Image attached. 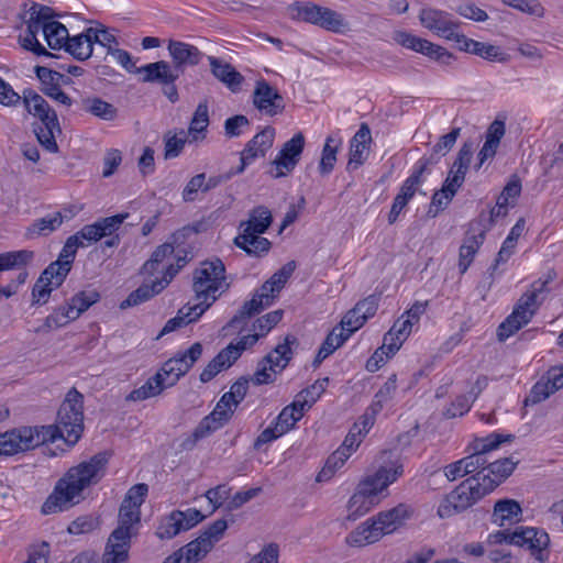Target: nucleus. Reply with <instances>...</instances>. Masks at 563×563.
Segmentation results:
<instances>
[{"label": "nucleus", "instance_id": "3c124183", "mask_svg": "<svg viewBox=\"0 0 563 563\" xmlns=\"http://www.w3.org/2000/svg\"><path fill=\"white\" fill-rule=\"evenodd\" d=\"M434 164H437V159H434L433 156L419 159L416 170L410 177L406 179L400 188V192L397 196L402 197L409 201L413 197L417 186L420 184L421 175L427 170L429 165Z\"/></svg>", "mask_w": 563, "mask_h": 563}, {"label": "nucleus", "instance_id": "f257e3e1", "mask_svg": "<svg viewBox=\"0 0 563 563\" xmlns=\"http://www.w3.org/2000/svg\"><path fill=\"white\" fill-rule=\"evenodd\" d=\"M108 463L109 454L99 452L89 460L70 467L57 481L53 492L43 503L42 515L62 512L78 504L82 492L103 478Z\"/></svg>", "mask_w": 563, "mask_h": 563}, {"label": "nucleus", "instance_id": "473e14b6", "mask_svg": "<svg viewBox=\"0 0 563 563\" xmlns=\"http://www.w3.org/2000/svg\"><path fill=\"white\" fill-rule=\"evenodd\" d=\"M382 538V530L376 527L371 518L347 534L346 543L351 547L362 548L375 543Z\"/></svg>", "mask_w": 563, "mask_h": 563}, {"label": "nucleus", "instance_id": "7c9ffc66", "mask_svg": "<svg viewBox=\"0 0 563 563\" xmlns=\"http://www.w3.org/2000/svg\"><path fill=\"white\" fill-rule=\"evenodd\" d=\"M369 482H361L357 490L352 495L347 503V519L356 520L367 514L377 503L378 499L371 495Z\"/></svg>", "mask_w": 563, "mask_h": 563}, {"label": "nucleus", "instance_id": "13d9d810", "mask_svg": "<svg viewBox=\"0 0 563 563\" xmlns=\"http://www.w3.org/2000/svg\"><path fill=\"white\" fill-rule=\"evenodd\" d=\"M329 379L317 380L310 387L301 390L295 397L296 400H300L302 407L308 410L312 405L320 398L322 393L325 390Z\"/></svg>", "mask_w": 563, "mask_h": 563}, {"label": "nucleus", "instance_id": "a878e982", "mask_svg": "<svg viewBox=\"0 0 563 563\" xmlns=\"http://www.w3.org/2000/svg\"><path fill=\"white\" fill-rule=\"evenodd\" d=\"M35 74L42 84V92L55 101L69 108L73 104L70 97L60 89L59 81L63 74L44 66H36Z\"/></svg>", "mask_w": 563, "mask_h": 563}, {"label": "nucleus", "instance_id": "603ef678", "mask_svg": "<svg viewBox=\"0 0 563 563\" xmlns=\"http://www.w3.org/2000/svg\"><path fill=\"white\" fill-rule=\"evenodd\" d=\"M341 145V139L329 135L325 140L319 163V172L321 175H329L335 165L338 148Z\"/></svg>", "mask_w": 563, "mask_h": 563}, {"label": "nucleus", "instance_id": "79ce46f5", "mask_svg": "<svg viewBox=\"0 0 563 563\" xmlns=\"http://www.w3.org/2000/svg\"><path fill=\"white\" fill-rule=\"evenodd\" d=\"M238 352H232L231 347H224L218 355L211 360L200 374V380L208 383L220 372L229 368L236 361Z\"/></svg>", "mask_w": 563, "mask_h": 563}, {"label": "nucleus", "instance_id": "f03ea898", "mask_svg": "<svg viewBox=\"0 0 563 563\" xmlns=\"http://www.w3.org/2000/svg\"><path fill=\"white\" fill-rule=\"evenodd\" d=\"M225 266L219 258L203 261L192 274L196 316H202L229 289Z\"/></svg>", "mask_w": 563, "mask_h": 563}, {"label": "nucleus", "instance_id": "0eeeda50", "mask_svg": "<svg viewBox=\"0 0 563 563\" xmlns=\"http://www.w3.org/2000/svg\"><path fill=\"white\" fill-rule=\"evenodd\" d=\"M487 494L481 481L473 475L445 496L438 507V515L440 518H449L466 510Z\"/></svg>", "mask_w": 563, "mask_h": 563}, {"label": "nucleus", "instance_id": "72a5a7b5", "mask_svg": "<svg viewBox=\"0 0 563 563\" xmlns=\"http://www.w3.org/2000/svg\"><path fill=\"white\" fill-rule=\"evenodd\" d=\"M227 529V520L218 519L190 543L196 544V550L205 558L213 545L223 537Z\"/></svg>", "mask_w": 563, "mask_h": 563}, {"label": "nucleus", "instance_id": "9b49d317", "mask_svg": "<svg viewBox=\"0 0 563 563\" xmlns=\"http://www.w3.org/2000/svg\"><path fill=\"white\" fill-rule=\"evenodd\" d=\"M205 519V516L196 508H188L185 511L174 510L165 516L156 530L157 538L169 540L183 531H187Z\"/></svg>", "mask_w": 563, "mask_h": 563}, {"label": "nucleus", "instance_id": "aec40b11", "mask_svg": "<svg viewBox=\"0 0 563 563\" xmlns=\"http://www.w3.org/2000/svg\"><path fill=\"white\" fill-rule=\"evenodd\" d=\"M563 387V366L551 367L545 375L534 384L526 398V405H536Z\"/></svg>", "mask_w": 563, "mask_h": 563}, {"label": "nucleus", "instance_id": "9d476101", "mask_svg": "<svg viewBox=\"0 0 563 563\" xmlns=\"http://www.w3.org/2000/svg\"><path fill=\"white\" fill-rule=\"evenodd\" d=\"M305 143V136L301 132L296 133L289 141L285 142L276 158L271 163L268 174L273 178H282L290 174L300 161Z\"/></svg>", "mask_w": 563, "mask_h": 563}, {"label": "nucleus", "instance_id": "49530a36", "mask_svg": "<svg viewBox=\"0 0 563 563\" xmlns=\"http://www.w3.org/2000/svg\"><path fill=\"white\" fill-rule=\"evenodd\" d=\"M92 47V37H90L87 29L86 32L81 34L71 37L68 36L64 48L75 58L86 60L91 56Z\"/></svg>", "mask_w": 563, "mask_h": 563}, {"label": "nucleus", "instance_id": "c85d7f7f", "mask_svg": "<svg viewBox=\"0 0 563 563\" xmlns=\"http://www.w3.org/2000/svg\"><path fill=\"white\" fill-rule=\"evenodd\" d=\"M410 516V508L405 504H399L389 510L380 511L372 520L382 530L384 537L395 532Z\"/></svg>", "mask_w": 563, "mask_h": 563}, {"label": "nucleus", "instance_id": "c03bdc74", "mask_svg": "<svg viewBox=\"0 0 563 563\" xmlns=\"http://www.w3.org/2000/svg\"><path fill=\"white\" fill-rule=\"evenodd\" d=\"M170 387L159 371L150 377L141 387L133 389L128 396L129 401H142L159 395L164 389Z\"/></svg>", "mask_w": 563, "mask_h": 563}, {"label": "nucleus", "instance_id": "a19ab883", "mask_svg": "<svg viewBox=\"0 0 563 563\" xmlns=\"http://www.w3.org/2000/svg\"><path fill=\"white\" fill-rule=\"evenodd\" d=\"M64 222V216L60 212H54L43 218L36 219L25 230L26 239H36L47 236L56 231Z\"/></svg>", "mask_w": 563, "mask_h": 563}, {"label": "nucleus", "instance_id": "052dcab7", "mask_svg": "<svg viewBox=\"0 0 563 563\" xmlns=\"http://www.w3.org/2000/svg\"><path fill=\"white\" fill-rule=\"evenodd\" d=\"M141 511L135 506H130L125 503L121 504L119 511V526L117 529H121L131 539V529L134 523L140 521Z\"/></svg>", "mask_w": 563, "mask_h": 563}, {"label": "nucleus", "instance_id": "37998d69", "mask_svg": "<svg viewBox=\"0 0 563 563\" xmlns=\"http://www.w3.org/2000/svg\"><path fill=\"white\" fill-rule=\"evenodd\" d=\"M209 125V108L206 101L200 102L192 115L188 128V136L190 143L201 142L206 139Z\"/></svg>", "mask_w": 563, "mask_h": 563}, {"label": "nucleus", "instance_id": "e433bc0d", "mask_svg": "<svg viewBox=\"0 0 563 563\" xmlns=\"http://www.w3.org/2000/svg\"><path fill=\"white\" fill-rule=\"evenodd\" d=\"M234 244L245 251L249 255L261 257L268 253L271 249V242L261 236V233H245L240 234L234 239Z\"/></svg>", "mask_w": 563, "mask_h": 563}, {"label": "nucleus", "instance_id": "c756f323", "mask_svg": "<svg viewBox=\"0 0 563 563\" xmlns=\"http://www.w3.org/2000/svg\"><path fill=\"white\" fill-rule=\"evenodd\" d=\"M137 74H143L142 81L144 82H158L161 85H168L175 82L180 73L168 62L158 60L150 63L137 68Z\"/></svg>", "mask_w": 563, "mask_h": 563}, {"label": "nucleus", "instance_id": "0e129e2a", "mask_svg": "<svg viewBox=\"0 0 563 563\" xmlns=\"http://www.w3.org/2000/svg\"><path fill=\"white\" fill-rule=\"evenodd\" d=\"M69 272V267L56 260L55 262L51 263L40 276L42 279H46L56 288H58L64 283Z\"/></svg>", "mask_w": 563, "mask_h": 563}, {"label": "nucleus", "instance_id": "cd10ccee", "mask_svg": "<svg viewBox=\"0 0 563 563\" xmlns=\"http://www.w3.org/2000/svg\"><path fill=\"white\" fill-rule=\"evenodd\" d=\"M131 539L121 529H114L110 534L102 563H128Z\"/></svg>", "mask_w": 563, "mask_h": 563}, {"label": "nucleus", "instance_id": "4c0bfd02", "mask_svg": "<svg viewBox=\"0 0 563 563\" xmlns=\"http://www.w3.org/2000/svg\"><path fill=\"white\" fill-rule=\"evenodd\" d=\"M273 217L265 206H257L250 211L249 219L240 223L241 232L263 234L272 224Z\"/></svg>", "mask_w": 563, "mask_h": 563}, {"label": "nucleus", "instance_id": "7ed1b4c3", "mask_svg": "<svg viewBox=\"0 0 563 563\" xmlns=\"http://www.w3.org/2000/svg\"><path fill=\"white\" fill-rule=\"evenodd\" d=\"M553 279L549 274L545 279L534 280L518 299L512 312L499 324L497 336L499 341H505L522 327L528 324L539 306L549 292L548 285Z\"/></svg>", "mask_w": 563, "mask_h": 563}, {"label": "nucleus", "instance_id": "f8f14e48", "mask_svg": "<svg viewBox=\"0 0 563 563\" xmlns=\"http://www.w3.org/2000/svg\"><path fill=\"white\" fill-rule=\"evenodd\" d=\"M201 354L202 345L196 342L185 352L177 353L174 357L167 360L159 369L165 383L170 387L174 386L200 358Z\"/></svg>", "mask_w": 563, "mask_h": 563}, {"label": "nucleus", "instance_id": "4d7b16f0", "mask_svg": "<svg viewBox=\"0 0 563 563\" xmlns=\"http://www.w3.org/2000/svg\"><path fill=\"white\" fill-rule=\"evenodd\" d=\"M165 142V159H170L179 156L185 147L187 142V134L184 130H180L179 133L167 132L164 136Z\"/></svg>", "mask_w": 563, "mask_h": 563}, {"label": "nucleus", "instance_id": "b1692460", "mask_svg": "<svg viewBox=\"0 0 563 563\" xmlns=\"http://www.w3.org/2000/svg\"><path fill=\"white\" fill-rule=\"evenodd\" d=\"M23 104L27 113L40 120L37 125L55 126L56 122H58L56 112L51 108L48 102L34 90L25 89L23 91Z\"/></svg>", "mask_w": 563, "mask_h": 563}, {"label": "nucleus", "instance_id": "58836bf2", "mask_svg": "<svg viewBox=\"0 0 563 563\" xmlns=\"http://www.w3.org/2000/svg\"><path fill=\"white\" fill-rule=\"evenodd\" d=\"M521 507L518 501L514 499L498 500L494 506L492 516L493 522L503 527L505 525H512L520 520Z\"/></svg>", "mask_w": 563, "mask_h": 563}, {"label": "nucleus", "instance_id": "39448f33", "mask_svg": "<svg viewBox=\"0 0 563 563\" xmlns=\"http://www.w3.org/2000/svg\"><path fill=\"white\" fill-rule=\"evenodd\" d=\"M291 19L317 25L333 33H344L350 30L343 14L314 3L296 1L288 7Z\"/></svg>", "mask_w": 563, "mask_h": 563}, {"label": "nucleus", "instance_id": "4468645a", "mask_svg": "<svg viewBox=\"0 0 563 563\" xmlns=\"http://www.w3.org/2000/svg\"><path fill=\"white\" fill-rule=\"evenodd\" d=\"M278 294L279 291L275 289V285H273L269 278L256 290L251 300L244 302L227 327H234L235 324L244 322L252 316L260 313L274 302Z\"/></svg>", "mask_w": 563, "mask_h": 563}, {"label": "nucleus", "instance_id": "393cba45", "mask_svg": "<svg viewBox=\"0 0 563 563\" xmlns=\"http://www.w3.org/2000/svg\"><path fill=\"white\" fill-rule=\"evenodd\" d=\"M167 51L172 58L173 66L181 74L187 66H196L200 63L203 54L195 45L169 40Z\"/></svg>", "mask_w": 563, "mask_h": 563}, {"label": "nucleus", "instance_id": "09e8293b", "mask_svg": "<svg viewBox=\"0 0 563 563\" xmlns=\"http://www.w3.org/2000/svg\"><path fill=\"white\" fill-rule=\"evenodd\" d=\"M34 258V252L29 250L11 251L0 254V272L22 269Z\"/></svg>", "mask_w": 563, "mask_h": 563}, {"label": "nucleus", "instance_id": "5701e85b", "mask_svg": "<svg viewBox=\"0 0 563 563\" xmlns=\"http://www.w3.org/2000/svg\"><path fill=\"white\" fill-rule=\"evenodd\" d=\"M485 240V231L479 222H472L460 247L459 268L464 274L472 264Z\"/></svg>", "mask_w": 563, "mask_h": 563}, {"label": "nucleus", "instance_id": "5fc2aeb1", "mask_svg": "<svg viewBox=\"0 0 563 563\" xmlns=\"http://www.w3.org/2000/svg\"><path fill=\"white\" fill-rule=\"evenodd\" d=\"M68 36L67 27L59 22L48 23L44 33V38L52 49L64 48Z\"/></svg>", "mask_w": 563, "mask_h": 563}, {"label": "nucleus", "instance_id": "a211bd4d", "mask_svg": "<svg viewBox=\"0 0 563 563\" xmlns=\"http://www.w3.org/2000/svg\"><path fill=\"white\" fill-rule=\"evenodd\" d=\"M275 129L265 126L252 140H250L244 150L241 152L240 166L235 173H243L245 167L253 163L256 158L264 157L267 151L273 146L275 139Z\"/></svg>", "mask_w": 563, "mask_h": 563}, {"label": "nucleus", "instance_id": "6e6552de", "mask_svg": "<svg viewBox=\"0 0 563 563\" xmlns=\"http://www.w3.org/2000/svg\"><path fill=\"white\" fill-rule=\"evenodd\" d=\"M49 428L21 427L0 433V455L11 456L33 450L51 438Z\"/></svg>", "mask_w": 563, "mask_h": 563}, {"label": "nucleus", "instance_id": "6e6d98bb", "mask_svg": "<svg viewBox=\"0 0 563 563\" xmlns=\"http://www.w3.org/2000/svg\"><path fill=\"white\" fill-rule=\"evenodd\" d=\"M194 309L195 303L192 306L186 305L183 308H180L177 312V316L169 319L165 323L161 334L173 332L176 329L187 325L188 323L194 322L198 318H200L201 316H196V311Z\"/></svg>", "mask_w": 563, "mask_h": 563}, {"label": "nucleus", "instance_id": "6ab92c4d", "mask_svg": "<svg viewBox=\"0 0 563 563\" xmlns=\"http://www.w3.org/2000/svg\"><path fill=\"white\" fill-rule=\"evenodd\" d=\"M253 104L271 117L282 113L285 109L283 96L264 79L256 81Z\"/></svg>", "mask_w": 563, "mask_h": 563}, {"label": "nucleus", "instance_id": "dca6fc26", "mask_svg": "<svg viewBox=\"0 0 563 563\" xmlns=\"http://www.w3.org/2000/svg\"><path fill=\"white\" fill-rule=\"evenodd\" d=\"M419 21L423 27L445 40H450L460 27V22L454 20L451 13L433 8L422 9Z\"/></svg>", "mask_w": 563, "mask_h": 563}, {"label": "nucleus", "instance_id": "4be33fe9", "mask_svg": "<svg viewBox=\"0 0 563 563\" xmlns=\"http://www.w3.org/2000/svg\"><path fill=\"white\" fill-rule=\"evenodd\" d=\"M517 463V461L515 462L508 457L492 463L487 462V466L483 467V471L478 472L476 477L489 494L512 473Z\"/></svg>", "mask_w": 563, "mask_h": 563}, {"label": "nucleus", "instance_id": "ea45409f", "mask_svg": "<svg viewBox=\"0 0 563 563\" xmlns=\"http://www.w3.org/2000/svg\"><path fill=\"white\" fill-rule=\"evenodd\" d=\"M297 342L294 335H286L284 342L278 344L264 358L268 362L272 372H282L292 357L291 345Z\"/></svg>", "mask_w": 563, "mask_h": 563}, {"label": "nucleus", "instance_id": "864d4df0", "mask_svg": "<svg viewBox=\"0 0 563 563\" xmlns=\"http://www.w3.org/2000/svg\"><path fill=\"white\" fill-rule=\"evenodd\" d=\"M33 130L38 143L44 150L49 153L58 152V145L56 143L55 136L62 132L59 122H56L55 126L33 125Z\"/></svg>", "mask_w": 563, "mask_h": 563}, {"label": "nucleus", "instance_id": "a18cd8bd", "mask_svg": "<svg viewBox=\"0 0 563 563\" xmlns=\"http://www.w3.org/2000/svg\"><path fill=\"white\" fill-rule=\"evenodd\" d=\"M81 110L106 121H112L118 115L117 108L99 97L81 99Z\"/></svg>", "mask_w": 563, "mask_h": 563}, {"label": "nucleus", "instance_id": "bf43d9fd", "mask_svg": "<svg viewBox=\"0 0 563 563\" xmlns=\"http://www.w3.org/2000/svg\"><path fill=\"white\" fill-rule=\"evenodd\" d=\"M396 389V375L393 374L390 377H388L385 384L376 393L374 401L369 406V409L374 411V413H378L383 409L384 404L389 401L394 397Z\"/></svg>", "mask_w": 563, "mask_h": 563}, {"label": "nucleus", "instance_id": "f704fd0d", "mask_svg": "<svg viewBox=\"0 0 563 563\" xmlns=\"http://www.w3.org/2000/svg\"><path fill=\"white\" fill-rule=\"evenodd\" d=\"M413 324L402 314L395 321L390 330L384 335V344L389 353H396L408 339Z\"/></svg>", "mask_w": 563, "mask_h": 563}, {"label": "nucleus", "instance_id": "774afa93", "mask_svg": "<svg viewBox=\"0 0 563 563\" xmlns=\"http://www.w3.org/2000/svg\"><path fill=\"white\" fill-rule=\"evenodd\" d=\"M461 129L454 128L445 135H442L437 144L432 148V154L430 156H433L434 159H437V163L439 162V158L441 156L446 155L451 148L454 146L457 137L460 136Z\"/></svg>", "mask_w": 563, "mask_h": 563}, {"label": "nucleus", "instance_id": "8fccbe9b", "mask_svg": "<svg viewBox=\"0 0 563 563\" xmlns=\"http://www.w3.org/2000/svg\"><path fill=\"white\" fill-rule=\"evenodd\" d=\"M198 232H199V225L194 224V225H185L172 234L169 243L174 246V250L178 249V254L184 253V256L178 255L177 265L175 267L180 265V268H181L191 258L188 256L189 253L187 252V250L181 249V246L187 243L188 239L196 235Z\"/></svg>", "mask_w": 563, "mask_h": 563}, {"label": "nucleus", "instance_id": "412c9836", "mask_svg": "<svg viewBox=\"0 0 563 563\" xmlns=\"http://www.w3.org/2000/svg\"><path fill=\"white\" fill-rule=\"evenodd\" d=\"M472 157L473 144L466 142L459 150L457 156L449 170L448 177L444 180V190L456 194L465 180Z\"/></svg>", "mask_w": 563, "mask_h": 563}, {"label": "nucleus", "instance_id": "e2e57ef3", "mask_svg": "<svg viewBox=\"0 0 563 563\" xmlns=\"http://www.w3.org/2000/svg\"><path fill=\"white\" fill-rule=\"evenodd\" d=\"M197 545L188 543L167 556L163 563H197L203 556L196 550Z\"/></svg>", "mask_w": 563, "mask_h": 563}, {"label": "nucleus", "instance_id": "1a4fd4ad", "mask_svg": "<svg viewBox=\"0 0 563 563\" xmlns=\"http://www.w3.org/2000/svg\"><path fill=\"white\" fill-rule=\"evenodd\" d=\"M235 408L236 406L233 402H230L222 396L212 412L199 422L191 435L183 442L181 446L186 450L192 449L198 440L222 428L231 419Z\"/></svg>", "mask_w": 563, "mask_h": 563}, {"label": "nucleus", "instance_id": "de8ad7c7", "mask_svg": "<svg viewBox=\"0 0 563 563\" xmlns=\"http://www.w3.org/2000/svg\"><path fill=\"white\" fill-rule=\"evenodd\" d=\"M307 410L302 407L300 400L286 406L275 419V423L280 428L279 431L287 433L303 417Z\"/></svg>", "mask_w": 563, "mask_h": 563}, {"label": "nucleus", "instance_id": "ddd939ff", "mask_svg": "<svg viewBox=\"0 0 563 563\" xmlns=\"http://www.w3.org/2000/svg\"><path fill=\"white\" fill-rule=\"evenodd\" d=\"M510 540L514 545L527 549L531 556L543 563L549 559V534L541 529L526 528L512 531Z\"/></svg>", "mask_w": 563, "mask_h": 563}, {"label": "nucleus", "instance_id": "69168bd1", "mask_svg": "<svg viewBox=\"0 0 563 563\" xmlns=\"http://www.w3.org/2000/svg\"><path fill=\"white\" fill-rule=\"evenodd\" d=\"M512 435H501V434H489L488 437L486 438H482V439H476L474 442H473V453L474 454H482L483 456H485V454L496 448H498L500 445V443L505 442V441H511L512 440Z\"/></svg>", "mask_w": 563, "mask_h": 563}, {"label": "nucleus", "instance_id": "2f4dec72", "mask_svg": "<svg viewBox=\"0 0 563 563\" xmlns=\"http://www.w3.org/2000/svg\"><path fill=\"white\" fill-rule=\"evenodd\" d=\"M212 75L224 84L232 92H238L244 77L228 62L214 56H208Z\"/></svg>", "mask_w": 563, "mask_h": 563}, {"label": "nucleus", "instance_id": "bb28decb", "mask_svg": "<svg viewBox=\"0 0 563 563\" xmlns=\"http://www.w3.org/2000/svg\"><path fill=\"white\" fill-rule=\"evenodd\" d=\"M371 142V130L366 123H362L358 131L351 140L349 162L346 165L349 172L357 169L365 163Z\"/></svg>", "mask_w": 563, "mask_h": 563}, {"label": "nucleus", "instance_id": "338daca9", "mask_svg": "<svg viewBox=\"0 0 563 563\" xmlns=\"http://www.w3.org/2000/svg\"><path fill=\"white\" fill-rule=\"evenodd\" d=\"M393 38L399 45L421 54H424V51L429 42L428 40L418 37L406 31H396L394 33Z\"/></svg>", "mask_w": 563, "mask_h": 563}, {"label": "nucleus", "instance_id": "2eb2a0df", "mask_svg": "<svg viewBox=\"0 0 563 563\" xmlns=\"http://www.w3.org/2000/svg\"><path fill=\"white\" fill-rule=\"evenodd\" d=\"M180 265L175 267L174 264H169L164 272V276L161 279H155L151 284H143L137 289L132 291L125 300H123L120 305L121 309H126L129 307H134L141 305L155 295L162 292L165 287L172 282V279L179 272Z\"/></svg>", "mask_w": 563, "mask_h": 563}, {"label": "nucleus", "instance_id": "423d86ee", "mask_svg": "<svg viewBox=\"0 0 563 563\" xmlns=\"http://www.w3.org/2000/svg\"><path fill=\"white\" fill-rule=\"evenodd\" d=\"M100 300V294L97 290H82L74 295L69 301L55 309L48 314L44 324L36 332H48L52 329H58L75 321L82 312Z\"/></svg>", "mask_w": 563, "mask_h": 563}, {"label": "nucleus", "instance_id": "680f3d73", "mask_svg": "<svg viewBox=\"0 0 563 563\" xmlns=\"http://www.w3.org/2000/svg\"><path fill=\"white\" fill-rule=\"evenodd\" d=\"M350 455L346 449L339 448L328 457L324 467L318 475V481L329 479L338 468L343 466Z\"/></svg>", "mask_w": 563, "mask_h": 563}, {"label": "nucleus", "instance_id": "20e7f679", "mask_svg": "<svg viewBox=\"0 0 563 563\" xmlns=\"http://www.w3.org/2000/svg\"><path fill=\"white\" fill-rule=\"evenodd\" d=\"M82 402L84 396L76 388H71L59 407L56 424L34 427L49 428L52 437L47 438L45 443L57 438H63L69 444H75L79 440L84 430Z\"/></svg>", "mask_w": 563, "mask_h": 563}, {"label": "nucleus", "instance_id": "f3484780", "mask_svg": "<svg viewBox=\"0 0 563 563\" xmlns=\"http://www.w3.org/2000/svg\"><path fill=\"white\" fill-rule=\"evenodd\" d=\"M129 213H119L115 216L101 218L92 224L82 227L74 235L78 241H82L86 245L100 241L102 238L112 235L119 230L121 224L128 219Z\"/></svg>", "mask_w": 563, "mask_h": 563}, {"label": "nucleus", "instance_id": "c9c22d12", "mask_svg": "<svg viewBox=\"0 0 563 563\" xmlns=\"http://www.w3.org/2000/svg\"><path fill=\"white\" fill-rule=\"evenodd\" d=\"M404 473L402 464H394L390 467H380L373 476L366 477L363 482H369L371 495H377L388 485L394 483Z\"/></svg>", "mask_w": 563, "mask_h": 563}]
</instances>
